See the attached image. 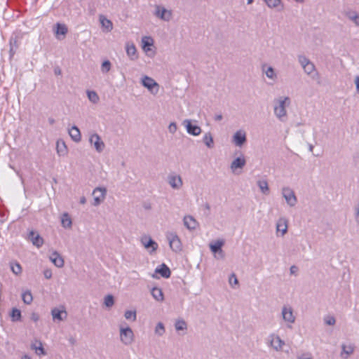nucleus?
Here are the masks:
<instances>
[{"mask_svg":"<svg viewBox=\"0 0 359 359\" xmlns=\"http://www.w3.org/2000/svg\"><path fill=\"white\" fill-rule=\"evenodd\" d=\"M203 142L208 148H212L214 147L213 137L210 133H207L204 135Z\"/></svg>","mask_w":359,"mask_h":359,"instance_id":"nucleus-28","label":"nucleus"},{"mask_svg":"<svg viewBox=\"0 0 359 359\" xmlns=\"http://www.w3.org/2000/svg\"><path fill=\"white\" fill-rule=\"evenodd\" d=\"M151 294L153 298L158 302H162L164 299L163 291L159 287H154L151 290Z\"/></svg>","mask_w":359,"mask_h":359,"instance_id":"nucleus-24","label":"nucleus"},{"mask_svg":"<svg viewBox=\"0 0 359 359\" xmlns=\"http://www.w3.org/2000/svg\"><path fill=\"white\" fill-rule=\"evenodd\" d=\"M289 101V97H285L278 100V105L274 107V114L280 121H285L287 116L285 109L286 102Z\"/></svg>","mask_w":359,"mask_h":359,"instance_id":"nucleus-1","label":"nucleus"},{"mask_svg":"<svg viewBox=\"0 0 359 359\" xmlns=\"http://www.w3.org/2000/svg\"><path fill=\"white\" fill-rule=\"evenodd\" d=\"M89 142L91 145L94 146L95 150L99 153L102 152L105 147L104 142L101 140L100 136L97 133H93L90 136Z\"/></svg>","mask_w":359,"mask_h":359,"instance_id":"nucleus-6","label":"nucleus"},{"mask_svg":"<svg viewBox=\"0 0 359 359\" xmlns=\"http://www.w3.org/2000/svg\"><path fill=\"white\" fill-rule=\"evenodd\" d=\"M107 189L105 187H96L93 191L94 206L99 205L105 198Z\"/></svg>","mask_w":359,"mask_h":359,"instance_id":"nucleus-2","label":"nucleus"},{"mask_svg":"<svg viewBox=\"0 0 359 359\" xmlns=\"http://www.w3.org/2000/svg\"><path fill=\"white\" fill-rule=\"evenodd\" d=\"M68 32V29L65 24L57 22L55 26V33L56 35H66Z\"/></svg>","mask_w":359,"mask_h":359,"instance_id":"nucleus-26","label":"nucleus"},{"mask_svg":"<svg viewBox=\"0 0 359 359\" xmlns=\"http://www.w3.org/2000/svg\"><path fill=\"white\" fill-rule=\"evenodd\" d=\"M133 332L129 327L126 328L121 327L120 329V338L121 341L125 345H130L133 341Z\"/></svg>","mask_w":359,"mask_h":359,"instance_id":"nucleus-4","label":"nucleus"},{"mask_svg":"<svg viewBox=\"0 0 359 359\" xmlns=\"http://www.w3.org/2000/svg\"><path fill=\"white\" fill-rule=\"evenodd\" d=\"M126 53L131 60L137 59V49L133 43H126Z\"/></svg>","mask_w":359,"mask_h":359,"instance_id":"nucleus-20","label":"nucleus"},{"mask_svg":"<svg viewBox=\"0 0 359 359\" xmlns=\"http://www.w3.org/2000/svg\"><path fill=\"white\" fill-rule=\"evenodd\" d=\"M313 146L312 144H310L309 145V151H313Z\"/></svg>","mask_w":359,"mask_h":359,"instance_id":"nucleus-64","label":"nucleus"},{"mask_svg":"<svg viewBox=\"0 0 359 359\" xmlns=\"http://www.w3.org/2000/svg\"><path fill=\"white\" fill-rule=\"evenodd\" d=\"M124 316L127 320H132L133 321H135L137 318L136 311L128 310L125 312Z\"/></svg>","mask_w":359,"mask_h":359,"instance_id":"nucleus-43","label":"nucleus"},{"mask_svg":"<svg viewBox=\"0 0 359 359\" xmlns=\"http://www.w3.org/2000/svg\"><path fill=\"white\" fill-rule=\"evenodd\" d=\"M27 238L37 248H41L44 243L43 238L34 230L29 231Z\"/></svg>","mask_w":359,"mask_h":359,"instance_id":"nucleus-7","label":"nucleus"},{"mask_svg":"<svg viewBox=\"0 0 359 359\" xmlns=\"http://www.w3.org/2000/svg\"><path fill=\"white\" fill-rule=\"evenodd\" d=\"M298 60L301 64L302 68L307 65L311 61L304 55H299L298 57Z\"/></svg>","mask_w":359,"mask_h":359,"instance_id":"nucleus-47","label":"nucleus"},{"mask_svg":"<svg viewBox=\"0 0 359 359\" xmlns=\"http://www.w3.org/2000/svg\"><path fill=\"white\" fill-rule=\"evenodd\" d=\"M229 283H230V285H232L233 283L235 285L238 284V278H237L236 276L235 275V273L231 274V276L229 277Z\"/></svg>","mask_w":359,"mask_h":359,"instance_id":"nucleus-49","label":"nucleus"},{"mask_svg":"<svg viewBox=\"0 0 359 359\" xmlns=\"http://www.w3.org/2000/svg\"><path fill=\"white\" fill-rule=\"evenodd\" d=\"M270 8L283 9V4L281 0H263Z\"/></svg>","mask_w":359,"mask_h":359,"instance_id":"nucleus-25","label":"nucleus"},{"mask_svg":"<svg viewBox=\"0 0 359 359\" xmlns=\"http://www.w3.org/2000/svg\"><path fill=\"white\" fill-rule=\"evenodd\" d=\"M224 242L223 240H218L216 242H215L214 243H210V248L211 250V251L216 254V253H222L223 251H222V246L224 245Z\"/></svg>","mask_w":359,"mask_h":359,"instance_id":"nucleus-23","label":"nucleus"},{"mask_svg":"<svg viewBox=\"0 0 359 359\" xmlns=\"http://www.w3.org/2000/svg\"><path fill=\"white\" fill-rule=\"evenodd\" d=\"M142 43L143 49L146 50V48H148L147 50H149V47L153 45L154 41L150 36H144L142 39Z\"/></svg>","mask_w":359,"mask_h":359,"instance_id":"nucleus-36","label":"nucleus"},{"mask_svg":"<svg viewBox=\"0 0 359 359\" xmlns=\"http://www.w3.org/2000/svg\"><path fill=\"white\" fill-rule=\"evenodd\" d=\"M62 226L67 229V228H71L72 225V219L68 215V213H64L62 216L61 219Z\"/></svg>","mask_w":359,"mask_h":359,"instance_id":"nucleus-29","label":"nucleus"},{"mask_svg":"<svg viewBox=\"0 0 359 359\" xmlns=\"http://www.w3.org/2000/svg\"><path fill=\"white\" fill-rule=\"evenodd\" d=\"M50 259L55 264V266L58 268H61L64 266V259L57 251H54L50 255Z\"/></svg>","mask_w":359,"mask_h":359,"instance_id":"nucleus-19","label":"nucleus"},{"mask_svg":"<svg viewBox=\"0 0 359 359\" xmlns=\"http://www.w3.org/2000/svg\"><path fill=\"white\" fill-rule=\"evenodd\" d=\"M222 118H223V116H222V115L221 114H217V115H215V120L216 121H221Z\"/></svg>","mask_w":359,"mask_h":359,"instance_id":"nucleus-57","label":"nucleus"},{"mask_svg":"<svg viewBox=\"0 0 359 359\" xmlns=\"http://www.w3.org/2000/svg\"><path fill=\"white\" fill-rule=\"evenodd\" d=\"M57 152L60 156H65L67 154V147L64 142L60 143V142H57Z\"/></svg>","mask_w":359,"mask_h":359,"instance_id":"nucleus-35","label":"nucleus"},{"mask_svg":"<svg viewBox=\"0 0 359 359\" xmlns=\"http://www.w3.org/2000/svg\"><path fill=\"white\" fill-rule=\"evenodd\" d=\"M303 69L304 72L308 75L311 74L316 70L315 65L311 62H310L307 65L304 67Z\"/></svg>","mask_w":359,"mask_h":359,"instance_id":"nucleus-41","label":"nucleus"},{"mask_svg":"<svg viewBox=\"0 0 359 359\" xmlns=\"http://www.w3.org/2000/svg\"><path fill=\"white\" fill-rule=\"evenodd\" d=\"M48 122L50 124L53 125L55 123V120L53 118H49Z\"/></svg>","mask_w":359,"mask_h":359,"instance_id":"nucleus-60","label":"nucleus"},{"mask_svg":"<svg viewBox=\"0 0 359 359\" xmlns=\"http://www.w3.org/2000/svg\"><path fill=\"white\" fill-rule=\"evenodd\" d=\"M21 311L17 308H13L11 313V318L12 321L16 322L21 320Z\"/></svg>","mask_w":359,"mask_h":359,"instance_id":"nucleus-33","label":"nucleus"},{"mask_svg":"<svg viewBox=\"0 0 359 359\" xmlns=\"http://www.w3.org/2000/svg\"><path fill=\"white\" fill-rule=\"evenodd\" d=\"M270 337L271 338L270 344L273 348H274L276 351L280 350L283 346L285 344L284 341L282 340L278 335L271 334Z\"/></svg>","mask_w":359,"mask_h":359,"instance_id":"nucleus-15","label":"nucleus"},{"mask_svg":"<svg viewBox=\"0 0 359 359\" xmlns=\"http://www.w3.org/2000/svg\"><path fill=\"white\" fill-rule=\"evenodd\" d=\"M142 86L147 88L151 93L156 94L158 91V84L154 79L148 76H144L142 79Z\"/></svg>","mask_w":359,"mask_h":359,"instance_id":"nucleus-5","label":"nucleus"},{"mask_svg":"<svg viewBox=\"0 0 359 359\" xmlns=\"http://www.w3.org/2000/svg\"><path fill=\"white\" fill-rule=\"evenodd\" d=\"M183 124L185 126L187 131L189 134L194 136H197L201 134V128L198 126L194 124L191 120L185 119L183 121Z\"/></svg>","mask_w":359,"mask_h":359,"instance_id":"nucleus-8","label":"nucleus"},{"mask_svg":"<svg viewBox=\"0 0 359 359\" xmlns=\"http://www.w3.org/2000/svg\"><path fill=\"white\" fill-rule=\"evenodd\" d=\"M11 269L12 272L15 275H19L22 273L21 265L17 262H11Z\"/></svg>","mask_w":359,"mask_h":359,"instance_id":"nucleus-38","label":"nucleus"},{"mask_svg":"<svg viewBox=\"0 0 359 359\" xmlns=\"http://www.w3.org/2000/svg\"><path fill=\"white\" fill-rule=\"evenodd\" d=\"M32 348H34L36 351H39V354H42V355H46V354L44 348L42 346V344L40 341H39V347L33 346Z\"/></svg>","mask_w":359,"mask_h":359,"instance_id":"nucleus-51","label":"nucleus"},{"mask_svg":"<svg viewBox=\"0 0 359 359\" xmlns=\"http://www.w3.org/2000/svg\"><path fill=\"white\" fill-rule=\"evenodd\" d=\"M341 348H342L341 354L344 353L347 355H349L352 354L353 351H354V348L351 345L346 346L345 344H342Z\"/></svg>","mask_w":359,"mask_h":359,"instance_id":"nucleus-45","label":"nucleus"},{"mask_svg":"<svg viewBox=\"0 0 359 359\" xmlns=\"http://www.w3.org/2000/svg\"><path fill=\"white\" fill-rule=\"evenodd\" d=\"M287 225H285L284 229L281 230L282 234L283 235L285 234L287 232Z\"/></svg>","mask_w":359,"mask_h":359,"instance_id":"nucleus-59","label":"nucleus"},{"mask_svg":"<svg viewBox=\"0 0 359 359\" xmlns=\"http://www.w3.org/2000/svg\"><path fill=\"white\" fill-rule=\"evenodd\" d=\"M69 134L72 140L79 142L81 140V135L79 128L76 126H72L69 129Z\"/></svg>","mask_w":359,"mask_h":359,"instance_id":"nucleus-21","label":"nucleus"},{"mask_svg":"<svg viewBox=\"0 0 359 359\" xmlns=\"http://www.w3.org/2000/svg\"><path fill=\"white\" fill-rule=\"evenodd\" d=\"M9 55L11 59L16 53L17 49L18 48V43L17 37H11L9 41Z\"/></svg>","mask_w":359,"mask_h":359,"instance_id":"nucleus-22","label":"nucleus"},{"mask_svg":"<svg viewBox=\"0 0 359 359\" xmlns=\"http://www.w3.org/2000/svg\"><path fill=\"white\" fill-rule=\"evenodd\" d=\"M204 207H205V208L206 210H210V205H209L208 203H206L204 205Z\"/></svg>","mask_w":359,"mask_h":359,"instance_id":"nucleus-61","label":"nucleus"},{"mask_svg":"<svg viewBox=\"0 0 359 359\" xmlns=\"http://www.w3.org/2000/svg\"><path fill=\"white\" fill-rule=\"evenodd\" d=\"M60 69H55V74H60Z\"/></svg>","mask_w":359,"mask_h":359,"instance_id":"nucleus-63","label":"nucleus"},{"mask_svg":"<svg viewBox=\"0 0 359 359\" xmlns=\"http://www.w3.org/2000/svg\"><path fill=\"white\" fill-rule=\"evenodd\" d=\"M104 304L109 308L111 307L114 304V297L111 294H107L104 297Z\"/></svg>","mask_w":359,"mask_h":359,"instance_id":"nucleus-39","label":"nucleus"},{"mask_svg":"<svg viewBox=\"0 0 359 359\" xmlns=\"http://www.w3.org/2000/svg\"><path fill=\"white\" fill-rule=\"evenodd\" d=\"M100 22L102 26L105 28L107 32H109L112 29V22L109 20L104 18L103 15L100 16Z\"/></svg>","mask_w":359,"mask_h":359,"instance_id":"nucleus-30","label":"nucleus"},{"mask_svg":"<svg viewBox=\"0 0 359 359\" xmlns=\"http://www.w3.org/2000/svg\"><path fill=\"white\" fill-rule=\"evenodd\" d=\"M183 222L184 225L189 230H195L198 224L197 221L191 215L184 216Z\"/></svg>","mask_w":359,"mask_h":359,"instance_id":"nucleus-17","label":"nucleus"},{"mask_svg":"<svg viewBox=\"0 0 359 359\" xmlns=\"http://www.w3.org/2000/svg\"><path fill=\"white\" fill-rule=\"evenodd\" d=\"M31 319L34 322H37L39 320V315L37 313H32V315H31Z\"/></svg>","mask_w":359,"mask_h":359,"instance_id":"nucleus-55","label":"nucleus"},{"mask_svg":"<svg viewBox=\"0 0 359 359\" xmlns=\"http://www.w3.org/2000/svg\"><path fill=\"white\" fill-rule=\"evenodd\" d=\"M257 186L263 194H268L269 193V188L266 180L257 181Z\"/></svg>","mask_w":359,"mask_h":359,"instance_id":"nucleus-31","label":"nucleus"},{"mask_svg":"<svg viewBox=\"0 0 359 359\" xmlns=\"http://www.w3.org/2000/svg\"><path fill=\"white\" fill-rule=\"evenodd\" d=\"M43 275L46 279H50L52 277V271L49 269L45 270L43 272Z\"/></svg>","mask_w":359,"mask_h":359,"instance_id":"nucleus-53","label":"nucleus"},{"mask_svg":"<svg viewBox=\"0 0 359 359\" xmlns=\"http://www.w3.org/2000/svg\"><path fill=\"white\" fill-rule=\"evenodd\" d=\"M62 313H65V316H67V313L65 311L59 310L57 308L52 309L51 314L53 316V319H57L58 320H62L63 317L62 316Z\"/></svg>","mask_w":359,"mask_h":359,"instance_id":"nucleus-32","label":"nucleus"},{"mask_svg":"<svg viewBox=\"0 0 359 359\" xmlns=\"http://www.w3.org/2000/svg\"><path fill=\"white\" fill-rule=\"evenodd\" d=\"M87 95L88 100L93 104L97 103L100 100L97 93L94 90H87Z\"/></svg>","mask_w":359,"mask_h":359,"instance_id":"nucleus-34","label":"nucleus"},{"mask_svg":"<svg viewBox=\"0 0 359 359\" xmlns=\"http://www.w3.org/2000/svg\"><path fill=\"white\" fill-rule=\"evenodd\" d=\"M175 327L177 331L186 330L187 327V323L184 320H177L175 324Z\"/></svg>","mask_w":359,"mask_h":359,"instance_id":"nucleus-40","label":"nucleus"},{"mask_svg":"<svg viewBox=\"0 0 359 359\" xmlns=\"http://www.w3.org/2000/svg\"><path fill=\"white\" fill-rule=\"evenodd\" d=\"M170 248L175 252H179L182 250V243L176 233H170L168 236Z\"/></svg>","mask_w":359,"mask_h":359,"instance_id":"nucleus-9","label":"nucleus"},{"mask_svg":"<svg viewBox=\"0 0 359 359\" xmlns=\"http://www.w3.org/2000/svg\"><path fill=\"white\" fill-rule=\"evenodd\" d=\"M22 299L25 304H30L33 300L31 292L29 290L24 292L22 294Z\"/></svg>","mask_w":359,"mask_h":359,"instance_id":"nucleus-37","label":"nucleus"},{"mask_svg":"<svg viewBox=\"0 0 359 359\" xmlns=\"http://www.w3.org/2000/svg\"><path fill=\"white\" fill-rule=\"evenodd\" d=\"M156 15L164 21H169L172 16L170 11H168L165 8H161L160 6L156 7Z\"/></svg>","mask_w":359,"mask_h":359,"instance_id":"nucleus-13","label":"nucleus"},{"mask_svg":"<svg viewBox=\"0 0 359 359\" xmlns=\"http://www.w3.org/2000/svg\"><path fill=\"white\" fill-rule=\"evenodd\" d=\"M246 164V161L244 156L242 154L241 156L236 158L231 163L230 168L233 173L239 174L240 172H237L238 169H243V167Z\"/></svg>","mask_w":359,"mask_h":359,"instance_id":"nucleus-10","label":"nucleus"},{"mask_svg":"<svg viewBox=\"0 0 359 359\" xmlns=\"http://www.w3.org/2000/svg\"><path fill=\"white\" fill-rule=\"evenodd\" d=\"M155 273H158L164 278L170 277L171 271L169 267L164 263L158 266L155 269Z\"/></svg>","mask_w":359,"mask_h":359,"instance_id":"nucleus-16","label":"nucleus"},{"mask_svg":"<svg viewBox=\"0 0 359 359\" xmlns=\"http://www.w3.org/2000/svg\"><path fill=\"white\" fill-rule=\"evenodd\" d=\"M155 333L159 336H162L165 333V327L162 323H157L155 327Z\"/></svg>","mask_w":359,"mask_h":359,"instance_id":"nucleus-44","label":"nucleus"},{"mask_svg":"<svg viewBox=\"0 0 359 359\" xmlns=\"http://www.w3.org/2000/svg\"><path fill=\"white\" fill-rule=\"evenodd\" d=\"M247 141L245 133L238 130L233 136V142L238 147H242Z\"/></svg>","mask_w":359,"mask_h":359,"instance_id":"nucleus-11","label":"nucleus"},{"mask_svg":"<svg viewBox=\"0 0 359 359\" xmlns=\"http://www.w3.org/2000/svg\"><path fill=\"white\" fill-rule=\"evenodd\" d=\"M86 203V198L84 196L81 197L80 203L85 204Z\"/></svg>","mask_w":359,"mask_h":359,"instance_id":"nucleus-58","label":"nucleus"},{"mask_svg":"<svg viewBox=\"0 0 359 359\" xmlns=\"http://www.w3.org/2000/svg\"><path fill=\"white\" fill-rule=\"evenodd\" d=\"M69 342L70 343L71 345H74L76 342V340L75 338H74L73 337H71L69 338L68 339Z\"/></svg>","mask_w":359,"mask_h":359,"instance_id":"nucleus-56","label":"nucleus"},{"mask_svg":"<svg viewBox=\"0 0 359 359\" xmlns=\"http://www.w3.org/2000/svg\"><path fill=\"white\" fill-rule=\"evenodd\" d=\"M142 243L147 249H151V252L156 251L158 248V244L149 236L142 238Z\"/></svg>","mask_w":359,"mask_h":359,"instance_id":"nucleus-14","label":"nucleus"},{"mask_svg":"<svg viewBox=\"0 0 359 359\" xmlns=\"http://www.w3.org/2000/svg\"><path fill=\"white\" fill-rule=\"evenodd\" d=\"M355 220L357 223L359 224V201L357 205L355 207Z\"/></svg>","mask_w":359,"mask_h":359,"instance_id":"nucleus-52","label":"nucleus"},{"mask_svg":"<svg viewBox=\"0 0 359 359\" xmlns=\"http://www.w3.org/2000/svg\"><path fill=\"white\" fill-rule=\"evenodd\" d=\"M22 359H30L29 356L27 355H24L22 357Z\"/></svg>","mask_w":359,"mask_h":359,"instance_id":"nucleus-62","label":"nucleus"},{"mask_svg":"<svg viewBox=\"0 0 359 359\" xmlns=\"http://www.w3.org/2000/svg\"><path fill=\"white\" fill-rule=\"evenodd\" d=\"M111 62L109 60H104L101 65V71L102 73H107L111 69Z\"/></svg>","mask_w":359,"mask_h":359,"instance_id":"nucleus-42","label":"nucleus"},{"mask_svg":"<svg viewBox=\"0 0 359 359\" xmlns=\"http://www.w3.org/2000/svg\"><path fill=\"white\" fill-rule=\"evenodd\" d=\"M283 318L284 320L293 323L295 321V317L293 315V312L291 308H287L284 306L282 310Z\"/></svg>","mask_w":359,"mask_h":359,"instance_id":"nucleus-18","label":"nucleus"},{"mask_svg":"<svg viewBox=\"0 0 359 359\" xmlns=\"http://www.w3.org/2000/svg\"><path fill=\"white\" fill-rule=\"evenodd\" d=\"M177 127L175 122H171L168 126V130L170 133L174 134L177 131Z\"/></svg>","mask_w":359,"mask_h":359,"instance_id":"nucleus-48","label":"nucleus"},{"mask_svg":"<svg viewBox=\"0 0 359 359\" xmlns=\"http://www.w3.org/2000/svg\"><path fill=\"white\" fill-rule=\"evenodd\" d=\"M168 182L170 187L175 189H180L183 184L182 177L180 175H169Z\"/></svg>","mask_w":359,"mask_h":359,"instance_id":"nucleus-12","label":"nucleus"},{"mask_svg":"<svg viewBox=\"0 0 359 359\" xmlns=\"http://www.w3.org/2000/svg\"><path fill=\"white\" fill-rule=\"evenodd\" d=\"M298 271V267L293 265L290 268V272L291 274L296 275Z\"/></svg>","mask_w":359,"mask_h":359,"instance_id":"nucleus-54","label":"nucleus"},{"mask_svg":"<svg viewBox=\"0 0 359 359\" xmlns=\"http://www.w3.org/2000/svg\"><path fill=\"white\" fill-rule=\"evenodd\" d=\"M346 16L357 26H359V15L355 11H347Z\"/></svg>","mask_w":359,"mask_h":359,"instance_id":"nucleus-27","label":"nucleus"},{"mask_svg":"<svg viewBox=\"0 0 359 359\" xmlns=\"http://www.w3.org/2000/svg\"><path fill=\"white\" fill-rule=\"evenodd\" d=\"M265 73H266V76L269 79H274L276 78V74L275 71L272 67H268Z\"/></svg>","mask_w":359,"mask_h":359,"instance_id":"nucleus-46","label":"nucleus"},{"mask_svg":"<svg viewBox=\"0 0 359 359\" xmlns=\"http://www.w3.org/2000/svg\"><path fill=\"white\" fill-rule=\"evenodd\" d=\"M325 322L327 325H333L335 324L336 320L333 316H330L325 318Z\"/></svg>","mask_w":359,"mask_h":359,"instance_id":"nucleus-50","label":"nucleus"},{"mask_svg":"<svg viewBox=\"0 0 359 359\" xmlns=\"http://www.w3.org/2000/svg\"><path fill=\"white\" fill-rule=\"evenodd\" d=\"M282 194L288 205L294 207L297 204V198L294 191L290 188L283 187L282 189Z\"/></svg>","mask_w":359,"mask_h":359,"instance_id":"nucleus-3","label":"nucleus"}]
</instances>
